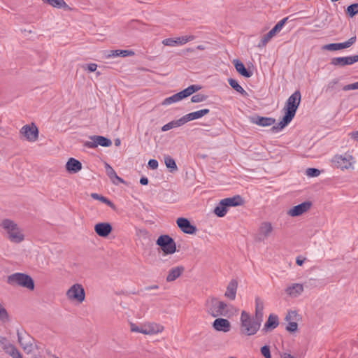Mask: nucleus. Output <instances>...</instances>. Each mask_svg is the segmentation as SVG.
Returning a JSON list of instances; mask_svg holds the SVG:
<instances>
[{
    "label": "nucleus",
    "instance_id": "obj_1",
    "mask_svg": "<svg viewBox=\"0 0 358 358\" xmlns=\"http://www.w3.org/2000/svg\"><path fill=\"white\" fill-rule=\"evenodd\" d=\"M300 102L301 93L299 91H296L287 99L283 108L285 115L277 125L271 127L272 132L275 133L282 130L292 120Z\"/></svg>",
    "mask_w": 358,
    "mask_h": 358
},
{
    "label": "nucleus",
    "instance_id": "obj_2",
    "mask_svg": "<svg viewBox=\"0 0 358 358\" xmlns=\"http://www.w3.org/2000/svg\"><path fill=\"white\" fill-rule=\"evenodd\" d=\"M0 231L5 238L13 243H20L25 239L23 229L16 222L9 218L0 221Z\"/></svg>",
    "mask_w": 358,
    "mask_h": 358
},
{
    "label": "nucleus",
    "instance_id": "obj_3",
    "mask_svg": "<svg viewBox=\"0 0 358 358\" xmlns=\"http://www.w3.org/2000/svg\"><path fill=\"white\" fill-rule=\"evenodd\" d=\"M262 321L252 317L245 310H242L240 317L239 331L243 336H252L255 335L259 330Z\"/></svg>",
    "mask_w": 358,
    "mask_h": 358
},
{
    "label": "nucleus",
    "instance_id": "obj_4",
    "mask_svg": "<svg viewBox=\"0 0 358 358\" xmlns=\"http://www.w3.org/2000/svg\"><path fill=\"white\" fill-rule=\"evenodd\" d=\"M230 308H232V306L214 296L208 297L205 302L206 312L213 317L227 316Z\"/></svg>",
    "mask_w": 358,
    "mask_h": 358
},
{
    "label": "nucleus",
    "instance_id": "obj_5",
    "mask_svg": "<svg viewBox=\"0 0 358 358\" xmlns=\"http://www.w3.org/2000/svg\"><path fill=\"white\" fill-rule=\"evenodd\" d=\"M6 282L13 287L18 286L30 291L34 289V280L29 275L24 273H14L9 275Z\"/></svg>",
    "mask_w": 358,
    "mask_h": 358
},
{
    "label": "nucleus",
    "instance_id": "obj_6",
    "mask_svg": "<svg viewBox=\"0 0 358 358\" xmlns=\"http://www.w3.org/2000/svg\"><path fill=\"white\" fill-rule=\"evenodd\" d=\"M331 162L335 167L344 171L354 170L356 161L352 155L346 152L342 155H336L332 158Z\"/></svg>",
    "mask_w": 358,
    "mask_h": 358
},
{
    "label": "nucleus",
    "instance_id": "obj_7",
    "mask_svg": "<svg viewBox=\"0 0 358 358\" xmlns=\"http://www.w3.org/2000/svg\"><path fill=\"white\" fill-rule=\"evenodd\" d=\"M243 203V200L239 195L222 199L215 208L214 213L217 217H222L226 215L228 207L238 206Z\"/></svg>",
    "mask_w": 358,
    "mask_h": 358
},
{
    "label": "nucleus",
    "instance_id": "obj_8",
    "mask_svg": "<svg viewBox=\"0 0 358 358\" xmlns=\"http://www.w3.org/2000/svg\"><path fill=\"white\" fill-rule=\"evenodd\" d=\"M201 87L198 85H192L186 89L178 92L169 97L166 98L162 103L164 106H167L181 101L182 99L192 95L193 93L199 91Z\"/></svg>",
    "mask_w": 358,
    "mask_h": 358
},
{
    "label": "nucleus",
    "instance_id": "obj_9",
    "mask_svg": "<svg viewBox=\"0 0 358 358\" xmlns=\"http://www.w3.org/2000/svg\"><path fill=\"white\" fill-rule=\"evenodd\" d=\"M66 296L69 301L81 303L85 299V289L82 285L76 283L66 291Z\"/></svg>",
    "mask_w": 358,
    "mask_h": 358
},
{
    "label": "nucleus",
    "instance_id": "obj_10",
    "mask_svg": "<svg viewBox=\"0 0 358 358\" xmlns=\"http://www.w3.org/2000/svg\"><path fill=\"white\" fill-rule=\"evenodd\" d=\"M157 244L166 254H173L176 250L175 241L168 235L160 236L157 240Z\"/></svg>",
    "mask_w": 358,
    "mask_h": 358
},
{
    "label": "nucleus",
    "instance_id": "obj_11",
    "mask_svg": "<svg viewBox=\"0 0 358 358\" xmlns=\"http://www.w3.org/2000/svg\"><path fill=\"white\" fill-rule=\"evenodd\" d=\"M90 141L85 142V145L89 148H95L98 145L109 147L112 145L110 139L102 136H92L90 137Z\"/></svg>",
    "mask_w": 358,
    "mask_h": 358
},
{
    "label": "nucleus",
    "instance_id": "obj_12",
    "mask_svg": "<svg viewBox=\"0 0 358 358\" xmlns=\"http://www.w3.org/2000/svg\"><path fill=\"white\" fill-rule=\"evenodd\" d=\"M195 39L194 35L183 36L177 37L176 38H168L162 41V44L166 46L173 47L176 45H182L192 41Z\"/></svg>",
    "mask_w": 358,
    "mask_h": 358
},
{
    "label": "nucleus",
    "instance_id": "obj_13",
    "mask_svg": "<svg viewBox=\"0 0 358 358\" xmlns=\"http://www.w3.org/2000/svg\"><path fill=\"white\" fill-rule=\"evenodd\" d=\"M358 62V55L334 57L331 59L330 64L336 66H345L347 65H352Z\"/></svg>",
    "mask_w": 358,
    "mask_h": 358
},
{
    "label": "nucleus",
    "instance_id": "obj_14",
    "mask_svg": "<svg viewBox=\"0 0 358 358\" xmlns=\"http://www.w3.org/2000/svg\"><path fill=\"white\" fill-rule=\"evenodd\" d=\"M311 205L312 204L310 201L303 202L289 209L287 214L290 217L300 216L308 212L310 210Z\"/></svg>",
    "mask_w": 358,
    "mask_h": 358
},
{
    "label": "nucleus",
    "instance_id": "obj_15",
    "mask_svg": "<svg viewBox=\"0 0 358 358\" xmlns=\"http://www.w3.org/2000/svg\"><path fill=\"white\" fill-rule=\"evenodd\" d=\"M356 42V36L351 37L349 40L343 43H329L322 46V49L329 51H336L350 47Z\"/></svg>",
    "mask_w": 358,
    "mask_h": 358
},
{
    "label": "nucleus",
    "instance_id": "obj_16",
    "mask_svg": "<svg viewBox=\"0 0 358 358\" xmlns=\"http://www.w3.org/2000/svg\"><path fill=\"white\" fill-rule=\"evenodd\" d=\"M20 133L24 136L27 141L31 142H34L38 138V131L34 124L23 126L20 130Z\"/></svg>",
    "mask_w": 358,
    "mask_h": 358
},
{
    "label": "nucleus",
    "instance_id": "obj_17",
    "mask_svg": "<svg viewBox=\"0 0 358 358\" xmlns=\"http://www.w3.org/2000/svg\"><path fill=\"white\" fill-rule=\"evenodd\" d=\"M304 291V286L301 283L289 284L285 289V294L291 298L299 297Z\"/></svg>",
    "mask_w": 358,
    "mask_h": 358
},
{
    "label": "nucleus",
    "instance_id": "obj_18",
    "mask_svg": "<svg viewBox=\"0 0 358 358\" xmlns=\"http://www.w3.org/2000/svg\"><path fill=\"white\" fill-rule=\"evenodd\" d=\"M143 334L154 335L161 333L164 331L163 325L155 322H148L143 324Z\"/></svg>",
    "mask_w": 358,
    "mask_h": 358
},
{
    "label": "nucleus",
    "instance_id": "obj_19",
    "mask_svg": "<svg viewBox=\"0 0 358 358\" xmlns=\"http://www.w3.org/2000/svg\"><path fill=\"white\" fill-rule=\"evenodd\" d=\"M213 327L217 331L227 333L231 330V324L228 320L219 317L213 322Z\"/></svg>",
    "mask_w": 358,
    "mask_h": 358
},
{
    "label": "nucleus",
    "instance_id": "obj_20",
    "mask_svg": "<svg viewBox=\"0 0 358 358\" xmlns=\"http://www.w3.org/2000/svg\"><path fill=\"white\" fill-rule=\"evenodd\" d=\"M178 227L182 232L188 234H194L196 231V228L191 224L190 222L183 217H179L176 220Z\"/></svg>",
    "mask_w": 358,
    "mask_h": 358
},
{
    "label": "nucleus",
    "instance_id": "obj_21",
    "mask_svg": "<svg viewBox=\"0 0 358 358\" xmlns=\"http://www.w3.org/2000/svg\"><path fill=\"white\" fill-rule=\"evenodd\" d=\"M273 230V226L269 222H264L261 223L258 229V240L264 241L268 238Z\"/></svg>",
    "mask_w": 358,
    "mask_h": 358
},
{
    "label": "nucleus",
    "instance_id": "obj_22",
    "mask_svg": "<svg viewBox=\"0 0 358 358\" xmlns=\"http://www.w3.org/2000/svg\"><path fill=\"white\" fill-rule=\"evenodd\" d=\"M237 289H238L237 280L235 279L231 280L226 287V291L224 292V296L231 301L235 300V299L236 297Z\"/></svg>",
    "mask_w": 358,
    "mask_h": 358
},
{
    "label": "nucleus",
    "instance_id": "obj_23",
    "mask_svg": "<svg viewBox=\"0 0 358 358\" xmlns=\"http://www.w3.org/2000/svg\"><path fill=\"white\" fill-rule=\"evenodd\" d=\"M17 339L18 343L20 346L22 348L23 350L29 354L33 351L34 346L33 344L30 342V338L28 336H23L21 333L17 331Z\"/></svg>",
    "mask_w": 358,
    "mask_h": 358
},
{
    "label": "nucleus",
    "instance_id": "obj_24",
    "mask_svg": "<svg viewBox=\"0 0 358 358\" xmlns=\"http://www.w3.org/2000/svg\"><path fill=\"white\" fill-rule=\"evenodd\" d=\"M251 123L255 124L261 127H268L273 125L275 120L272 117L252 116L249 117Z\"/></svg>",
    "mask_w": 358,
    "mask_h": 358
},
{
    "label": "nucleus",
    "instance_id": "obj_25",
    "mask_svg": "<svg viewBox=\"0 0 358 358\" xmlns=\"http://www.w3.org/2000/svg\"><path fill=\"white\" fill-rule=\"evenodd\" d=\"M95 232L101 237H106L112 231V227L109 223L100 222L94 226Z\"/></svg>",
    "mask_w": 358,
    "mask_h": 358
},
{
    "label": "nucleus",
    "instance_id": "obj_26",
    "mask_svg": "<svg viewBox=\"0 0 358 358\" xmlns=\"http://www.w3.org/2000/svg\"><path fill=\"white\" fill-rule=\"evenodd\" d=\"M210 110L208 108L201 109L197 111L189 113L184 116H182V119L184 120L185 124L194 120L199 119L203 116L208 114Z\"/></svg>",
    "mask_w": 358,
    "mask_h": 358
},
{
    "label": "nucleus",
    "instance_id": "obj_27",
    "mask_svg": "<svg viewBox=\"0 0 358 358\" xmlns=\"http://www.w3.org/2000/svg\"><path fill=\"white\" fill-rule=\"evenodd\" d=\"M66 169L71 173H76L82 169V164L74 158H70L66 164Z\"/></svg>",
    "mask_w": 358,
    "mask_h": 358
},
{
    "label": "nucleus",
    "instance_id": "obj_28",
    "mask_svg": "<svg viewBox=\"0 0 358 358\" xmlns=\"http://www.w3.org/2000/svg\"><path fill=\"white\" fill-rule=\"evenodd\" d=\"M297 316L296 311H289L285 317V320L289 322L286 330L289 332H294L297 330L298 324L296 322H291V320H294Z\"/></svg>",
    "mask_w": 358,
    "mask_h": 358
},
{
    "label": "nucleus",
    "instance_id": "obj_29",
    "mask_svg": "<svg viewBox=\"0 0 358 358\" xmlns=\"http://www.w3.org/2000/svg\"><path fill=\"white\" fill-rule=\"evenodd\" d=\"M185 268L182 266H178L172 268L169 270L166 280L167 282H172L176 280L183 273Z\"/></svg>",
    "mask_w": 358,
    "mask_h": 358
},
{
    "label": "nucleus",
    "instance_id": "obj_30",
    "mask_svg": "<svg viewBox=\"0 0 358 358\" xmlns=\"http://www.w3.org/2000/svg\"><path fill=\"white\" fill-rule=\"evenodd\" d=\"M105 168L106 174L110 178L113 183L115 185H117L118 182L124 183V180L117 175L115 170L108 164H105Z\"/></svg>",
    "mask_w": 358,
    "mask_h": 358
},
{
    "label": "nucleus",
    "instance_id": "obj_31",
    "mask_svg": "<svg viewBox=\"0 0 358 358\" xmlns=\"http://www.w3.org/2000/svg\"><path fill=\"white\" fill-rule=\"evenodd\" d=\"M134 55V52L131 50H110L107 52V55H105V57L108 59L111 57H127V56H132Z\"/></svg>",
    "mask_w": 358,
    "mask_h": 358
},
{
    "label": "nucleus",
    "instance_id": "obj_32",
    "mask_svg": "<svg viewBox=\"0 0 358 358\" xmlns=\"http://www.w3.org/2000/svg\"><path fill=\"white\" fill-rule=\"evenodd\" d=\"M279 324L278 317L275 315H270L266 323L264 324L263 331H268L275 329Z\"/></svg>",
    "mask_w": 358,
    "mask_h": 358
},
{
    "label": "nucleus",
    "instance_id": "obj_33",
    "mask_svg": "<svg viewBox=\"0 0 358 358\" xmlns=\"http://www.w3.org/2000/svg\"><path fill=\"white\" fill-rule=\"evenodd\" d=\"M264 305V301L259 297L255 298V317L257 320L262 322L263 320V310Z\"/></svg>",
    "mask_w": 358,
    "mask_h": 358
},
{
    "label": "nucleus",
    "instance_id": "obj_34",
    "mask_svg": "<svg viewBox=\"0 0 358 358\" xmlns=\"http://www.w3.org/2000/svg\"><path fill=\"white\" fill-rule=\"evenodd\" d=\"M233 64L235 66L236 70L238 73H239L241 76L250 78L252 76V73L248 71L244 66V64L238 59H234L233 61Z\"/></svg>",
    "mask_w": 358,
    "mask_h": 358
},
{
    "label": "nucleus",
    "instance_id": "obj_35",
    "mask_svg": "<svg viewBox=\"0 0 358 358\" xmlns=\"http://www.w3.org/2000/svg\"><path fill=\"white\" fill-rule=\"evenodd\" d=\"M184 124H185V122H184V120H183L182 117H180L178 120L171 121L169 123L164 124L162 127V131H169V130H170L171 129H173V128L180 127H181V126H182Z\"/></svg>",
    "mask_w": 358,
    "mask_h": 358
},
{
    "label": "nucleus",
    "instance_id": "obj_36",
    "mask_svg": "<svg viewBox=\"0 0 358 358\" xmlns=\"http://www.w3.org/2000/svg\"><path fill=\"white\" fill-rule=\"evenodd\" d=\"M4 350L6 353L11 356L13 358H22L19 350L12 344H8L5 346Z\"/></svg>",
    "mask_w": 358,
    "mask_h": 358
},
{
    "label": "nucleus",
    "instance_id": "obj_37",
    "mask_svg": "<svg viewBox=\"0 0 358 358\" xmlns=\"http://www.w3.org/2000/svg\"><path fill=\"white\" fill-rule=\"evenodd\" d=\"M228 82L230 86L236 92L242 94L243 96H248L246 91L237 83L236 80L230 78L228 80Z\"/></svg>",
    "mask_w": 358,
    "mask_h": 358
},
{
    "label": "nucleus",
    "instance_id": "obj_38",
    "mask_svg": "<svg viewBox=\"0 0 358 358\" xmlns=\"http://www.w3.org/2000/svg\"><path fill=\"white\" fill-rule=\"evenodd\" d=\"M276 34L275 31L271 29L266 34H265L260 43L258 44L259 48H263L268 43V41Z\"/></svg>",
    "mask_w": 358,
    "mask_h": 358
},
{
    "label": "nucleus",
    "instance_id": "obj_39",
    "mask_svg": "<svg viewBox=\"0 0 358 358\" xmlns=\"http://www.w3.org/2000/svg\"><path fill=\"white\" fill-rule=\"evenodd\" d=\"M164 162L166 167L171 169V171H176L178 169L175 160L171 156L165 155Z\"/></svg>",
    "mask_w": 358,
    "mask_h": 358
},
{
    "label": "nucleus",
    "instance_id": "obj_40",
    "mask_svg": "<svg viewBox=\"0 0 358 358\" xmlns=\"http://www.w3.org/2000/svg\"><path fill=\"white\" fill-rule=\"evenodd\" d=\"M91 196L94 199L99 200V201H100L107 204L109 206H113V203H112V202L110 201H109L107 198H106V197H104V196H103L101 195H99L97 193H92L91 194Z\"/></svg>",
    "mask_w": 358,
    "mask_h": 358
},
{
    "label": "nucleus",
    "instance_id": "obj_41",
    "mask_svg": "<svg viewBox=\"0 0 358 358\" xmlns=\"http://www.w3.org/2000/svg\"><path fill=\"white\" fill-rule=\"evenodd\" d=\"M346 13L350 17H353L358 13V3H353L348 6L346 9Z\"/></svg>",
    "mask_w": 358,
    "mask_h": 358
},
{
    "label": "nucleus",
    "instance_id": "obj_42",
    "mask_svg": "<svg viewBox=\"0 0 358 358\" xmlns=\"http://www.w3.org/2000/svg\"><path fill=\"white\" fill-rule=\"evenodd\" d=\"M339 80L338 78L330 80L324 87L326 92H331L336 86L338 84Z\"/></svg>",
    "mask_w": 358,
    "mask_h": 358
},
{
    "label": "nucleus",
    "instance_id": "obj_43",
    "mask_svg": "<svg viewBox=\"0 0 358 358\" xmlns=\"http://www.w3.org/2000/svg\"><path fill=\"white\" fill-rule=\"evenodd\" d=\"M288 20V17H285L283 19H282L281 20H280L273 28L272 29L273 30V31H275V33H278L280 32L283 26L285 25V24L286 23V22Z\"/></svg>",
    "mask_w": 358,
    "mask_h": 358
},
{
    "label": "nucleus",
    "instance_id": "obj_44",
    "mask_svg": "<svg viewBox=\"0 0 358 358\" xmlns=\"http://www.w3.org/2000/svg\"><path fill=\"white\" fill-rule=\"evenodd\" d=\"M207 96L203 94H197L192 96L191 101L192 103H200L206 101Z\"/></svg>",
    "mask_w": 358,
    "mask_h": 358
},
{
    "label": "nucleus",
    "instance_id": "obj_45",
    "mask_svg": "<svg viewBox=\"0 0 358 358\" xmlns=\"http://www.w3.org/2000/svg\"><path fill=\"white\" fill-rule=\"evenodd\" d=\"M49 5L55 7V8H62L66 6V3L64 0H51L49 3Z\"/></svg>",
    "mask_w": 358,
    "mask_h": 358
},
{
    "label": "nucleus",
    "instance_id": "obj_46",
    "mask_svg": "<svg viewBox=\"0 0 358 358\" xmlns=\"http://www.w3.org/2000/svg\"><path fill=\"white\" fill-rule=\"evenodd\" d=\"M306 173L309 177H317L320 174V171L315 168H308L306 169Z\"/></svg>",
    "mask_w": 358,
    "mask_h": 358
},
{
    "label": "nucleus",
    "instance_id": "obj_47",
    "mask_svg": "<svg viewBox=\"0 0 358 358\" xmlns=\"http://www.w3.org/2000/svg\"><path fill=\"white\" fill-rule=\"evenodd\" d=\"M260 352L265 358H271L270 348L267 345H264L261 348Z\"/></svg>",
    "mask_w": 358,
    "mask_h": 358
},
{
    "label": "nucleus",
    "instance_id": "obj_48",
    "mask_svg": "<svg viewBox=\"0 0 358 358\" xmlns=\"http://www.w3.org/2000/svg\"><path fill=\"white\" fill-rule=\"evenodd\" d=\"M355 90H358V81L352 84L346 85L343 87V90L344 91Z\"/></svg>",
    "mask_w": 358,
    "mask_h": 358
},
{
    "label": "nucleus",
    "instance_id": "obj_49",
    "mask_svg": "<svg viewBox=\"0 0 358 358\" xmlns=\"http://www.w3.org/2000/svg\"><path fill=\"white\" fill-rule=\"evenodd\" d=\"M131 331L132 332H138V333H141L143 334V324H141V326H136L134 324H131Z\"/></svg>",
    "mask_w": 358,
    "mask_h": 358
},
{
    "label": "nucleus",
    "instance_id": "obj_50",
    "mask_svg": "<svg viewBox=\"0 0 358 358\" xmlns=\"http://www.w3.org/2000/svg\"><path fill=\"white\" fill-rule=\"evenodd\" d=\"M85 69H87L90 72H94L97 69V64L95 63H91L86 65L85 67H84Z\"/></svg>",
    "mask_w": 358,
    "mask_h": 358
},
{
    "label": "nucleus",
    "instance_id": "obj_51",
    "mask_svg": "<svg viewBox=\"0 0 358 358\" xmlns=\"http://www.w3.org/2000/svg\"><path fill=\"white\" fill-rule=\"evenodd\" d=\"M148 166L151 169H157L158 167V162L156 159H150L148 162Z\"/></svg>",
    "mask_w": 358,
    "mask_h": 358
},
{
    "label": "nucleus",
    "instance_id": "obj_52",
    "mask_svg": "<svg viewBox=\"0 0 358 358\" xmlns=\"http://www.w3.org/2000/svg\"><path fill=\"white\" fill-rule=\"evenodd\" d=\"M7 317H8V315H7L6 310H5L4 308H3V306L0 303V319L5 320L7 318Z\"/></svg>",
    "mask_w": 358,
    "mask_h": 358
},
{
    "label": "nucleus",
    "instance_id": "obj_53",
    "mask_svg": "<svg viewBox=\"0 0 358 358\" xmlns=\"http://www.w3.org/2000/svg\"><path fill=\"white\" fill-rule=\"evenodd\" d=\"M140 183L143 185H146L148 183V179L146 177H142L140 179Z\"/></svg>",
    "mask_w": 358,
    "mask_h": 358
},
{
    "label": "nucleus",
    "instance_id": "obj_54",
    "mask_svg": "<svg viewBox=\"0 0 358 358\" xmlns=\"http://www.w3.org/2000/svg\"><path fill=\"white\" fill-rule=\"evenodd\" d=\"M281 358H294V357L289 353L285 352L281 355Z\"/></svg>",
    "mask_w": 358,
    "mask_h": 358
},
{
    "label": "nucleus",
    "instance_id": "obj_55",
    "mask_svg": "<svg viewBox=\"0 0 358 358\" xmlns=\"http://www.w3.org/2000/svg\"><path fill=\"white\" fill-rule=\"evenodd\" d=\"M351 137L358 142V131L351 134Z\"/></svg>",
    "mask_w": 358,
    "mask_h": 358
},
{
    "label": "nucleus",
    "instance_id": "obj_56",
    "mask_svg": "<svg viewBox=\"0 0 358 358\" xmlns=\"http://www.w3.org/2000/svg\"><path fill=\"white\" fill-rule=\"evenodd\" d=\"M157 289H159V286L157 285H153L147 287L145 288L146 290Z\"/></svg>",
    "mask_w": 358,
    "mask_h": 358
},
{
    "label": "nucleus",
    "instance_id": "obj_57",
    "mask_svg": "<svg viewBox=\"0 0 358 358\" xmlns=\"http://www.w3.org/2000/svg\"><path fill=\"white\" fill-rule=\"evenodd\" d=\"M296 263L299 265V266H301L303 263V259H300L299 258H297L296 260Z\"/></svg>",
    "mask_w": 358,
    "mask_h": 358
},
{
    "label": "nucleus",
    "instance_id": "obj_58",
    "mask_svg": "<svg viewBox=\"0 0 358 358\" xmlns=\"http://www.w3.org/2000/svg\"><path fill=\"white\" fill-rule=\"evenodd\" d=\"M138 234H142V235H146L148 234V232L145 229H139Z\"/></svg>",
    "mask_w": 358,
    "mask_h": 358
},
{
    "label": "nucleus",
    "instance_id": "obj_59",
    "mask_svg": "<svg viewBox=\"0 0 358 358\" xmlns=\"http://www.w3.org/2000/svg\"><path fill=\"white\" fill-rule=\"evenodd\" d=\"M196 48L199 50H204L206 49V47L203 45H199L196 46Z\"/></svg>",
    "mask_w": 358,
    "mask_h": 358
},
{
    "label": "nucleus",
    "instance_id": "obj_60",
    "mask_svg": "<svg viewBox=\"0 0 358 358\" xmlns=\"http://www.w3.org/2000/svg\"><path fill=\"white\" fill-rule=\"evenodd\" d=\"M115 145L116 146H119V145H120V139H118V138H117V139H116V140L115 141Z\"/></svg>",
    "mask_w": 358,
    "mask_h": 358
},
{
    "label": "nucleus",
    "instance_id": "obj_61",
    "mask_svg": "<svg viewBox=\"0 0 358 358\" xmlns=\"http://www.w3.org/2000/svg\"><path fill=\"white\" fill-rule=\"evenodd\" d=\"M194 49L192 48H189L186 49V51L189 52H194Z\"/></svg>",
    "mask_w": 358,
    "mask_h": 358
},
{
    "label": "nucleus",
    "instance_id": "obj_62",
    "mask_svg": "<svg viewBox=\"0 0 358 358\" xmlns=\"http://www.w3.org/2000/svg\"><path fill=\"white\" fill-rule=\"evenodd\" d=\"M42 1H43V2H45V3H48V4H49V3H50V1L51 0H42Z\"/></svg>",
    "mask_w": 358,
    "mask_h": 358
},
{
    "label": "nucleus",
    "instance_id": "obj_63",
    "mask_svg": "<svg viewBox=\"0 0 358 358\" xmlns=\"http://www.w3.org/2000/svg\"><path fill=\"white\" fill-rule=\"evenodd\" d=\"M229 358H236V357H229Z\"/></svg>",
    "mask_w": 358,
    "mask_h": 358
},
{
    "label": "nucleus",
    "instance_id": "obj_64",
    "mask_svg": "<svg viewBox=\"0 0 358 358\" xmlns=\"http://www.w3.org/2000/svg\"><path fill=\"white\" fill-rule=\"evenodd\" d=\"M34 358H37V357H34Z\"/></svg>",
    "mask_w": 358,
    "mask_h": 358
}]
</instances>
